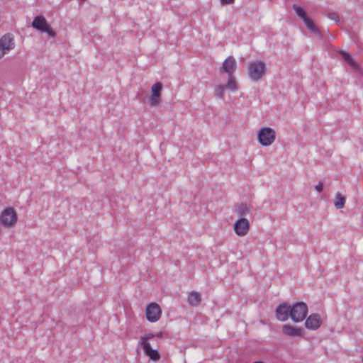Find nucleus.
Listing matches in <instances>:
<instances>
[{"instance_id":"obj_9","label":"nucleus","mask_w":363,"mask_h":363,"mask_svg":"<svg viewBox=\"0 0 363 363\" xmlns=\"http://www.w3.org/2000/svg\"><path fill=\"white\" fill-rule=\"evenodd\" d=\"M162 86V83L160 82H158L152 85L151 88L152 95L149 99V104L151 106H157L160 104Z\"/></svg>"},{"instance_id":"obj_4","label":"nucleus","mask_w":363,"mask_h":363,"mask_svg":"<svg viewBox=\"0 0 363 363\" xmlns=\"http://www.w3.org/2000/svg\"><path fill=\"white\" fill-rule=\"evenodd\" d=\"M257 139L262 146H269L276 139V132L272 128H262L257 132Z\"/></svg>"},{"instance_id":"obj_14","label":"nucleus","mask_w":363,"mask_h":363,"mask_svg":"<svg viewBox=\"0 0 363 363\" xmlns=\"http://www.w3.org/2000/svg\"><path fill=\"white\" fill-rule=\"evenodd\" d=\"M145 354L149 357V359L153 362H157L160 360L161 355L157 350L152 348L150 344H146L145 345L141 346Z\"/></svg>"},{"instance_id":"obj_18","label":"nucleus","mask_w":363,"mask_h":363,"mask_svg":"<svg viewBox=\"0 0 363 363\" xmlns=\"http://www.w3.org/2000/svg\"><path fill=\"white\" fill-rule=\"evenodd\" d=\"M346 198L345 196H343L340 192L336 193L335 201H334V206L337 209H342L345 206Z\"/></svg>"},{"instance_id":"obj_8","label":"nucleus","mask_w":363,"mask_h":363,"mask_svg":"<svg viewBox=\"0 0 363 363\" xmlns=\"http://www.w3.org/2000/svg\"><path fill=\"white\" fill-rule=\"evenodd\" d=\"M291 305L286 302L280 303L276 308L275 315L278 320L284 322L291 318Z\"/></svg>"},{"instance_id":"obj_10","label":"nucleus","mask_w":363,"mask_h":363,"mask_svg":"<svg viewBox=\"0 0 363 363\" xmlns=\"http://www.w3.org/2000/svg\"><path fill=\"white\" fill-rule=\"evenodd\" d=\"M235 233L239 236H244L247 234L250 230V223L247 219L240 218L233 225Z\"/></svg>"},{"instance_id":"obj_13","label":"nucleus","mask_w":363,"mask_h":363,"mask_svg":"<svg viewBox=\"0 0 363 363\" xmlns=\"http://www.w3.org/2000/svg\"><path fill=\"white\" fill-rule=\"evenodd\" d=\"M222 69L228 75L233 74L237 69V62L233 56L228 57L222 64Z\"/></svg>"},{"instance_id":"obj_6","label":"nucleus","mask_w":363,"mask_h":363,"mask_svg":"<svg viewBox=\"0 0 363 363\" xmlns=\"http://www.w3.org/2000/svg\"><path fill=\"white\" fill-rule=\"evenodd\" d=\"M18 216L13 208H5L0 216L1 223L6 228L13 226L17 222Z\"/></svg>"},{"instance_id":"obj_28","label":"nucleus","mask_w":363,"mask_h":363,"mask_svg":"<svg viewBox=\"0 0 363 363\" xmlns=\"http://www.w3.org/2000/svg\"><path fill=\"white\" fill-rule=\"evenodd\" d=\"M253 363H264V362H262V361H257V362H253Z\"/></svg>"},{"instance_id":"obj_11","label":"nucleus","mask_w":363,"mask_h":363,"mask_svg":"<svg viewBox=\"0 0 363 363\" xmlns=\"http://www.w3.org/2000/svg\"><path fill=\"white\" fill-rule=\"evenodd\" d=\"M322 324L321 317L318 313H312L305 321V326L310 330H317Z\"/></svg>"},{"instance_id":"obj_7","label":"nucleus","mask_w":363,"mask_h":363,"mask_svg":"<svg viewBox=\"0 0 363 363\" xmlns=\"http://www.w3.org/2000/svg\"><path fill=\"white\" fill-rule=\"evenodd\" d=\"M162 314V310L159 304L155 302L149 303L145 310V315L147 320L150 322L154 323L157 321Z\"/></svg>"},{"instance_id":"obj_23","label":"nucleus","mask_w":363,"mask_h":363,"mask_svg":"<svg viewBox=\"0 0 363 363\" xmlns=\"http://www.w3.org/2000/svg\"><path fill=\"white\" fill-rule=\"evenodd\" d=\"M155 337V335L153 333H149L140 337V344L141 346L145 345L146 344H150L149 342V340L152 339Z\"/></svg>"},{"instance_id":"obj_12","label":"nucleus","mask_w":363,"mask_h":363,"mask_svg":"<svg viewBox=\"0 0 363 363\" xmlns=\"http://www.w3.org/2000/svg\"><path fill=\"white\" fill-rule=\"evenodd\" d=\"M282 333L284 335L290 337H302L304 331L301 328L285 324L282 326Z\"/></svg>"},{"instance_id":"obj_1","label":"nucleus","mask_w":363,"mask_h":363,"mask_svg":"<svg viewBox=\"0 0 363 363\" xmlns=\"http://www.w3.org/2000/svg\"><path fill=\"white\" fill-rule=\"evenodd\" d=\"M267 72V66L264 62L254 61L249 64L248 75L254 82L260 80Z\"/></svg>"},{"instance_id":"obj_21","label":"nucleus","mask_w":363,"mask_h":363,"mask_svg":"<svg viewBox=\"0 0 363 363\" xmlns=\"http://www.w3.org/2000/svg\"><path fill=\"white\" fill-rule=\"evenodd\" d=\"M225 89H230L232 91L238 90L237 82L233 74L228 75V80L226 84H225Z\"/></svg>"},{"instance_id":"obj_26","label":"nucleus","mask_w":363,"mask_h":363,"mask_svg":"<svg viewBox=\"0 0 363 363\" xmlns=\"http://www.w3.org/2000/svg\"><path fill=\"white\" fill-rule=\"evenodd\" d=\"M220 1L222 5H229L233 4L235 0H220Z\"/></svg>"},{"instance_id":"obj_5","label":"nucleus","mask_w":363,"mask_h":363,"mask_svg":"<svg viewBox=\"0 0 363 363\" xmlns=\"http://www.w3.org/2000/svg\"><path fill=\"white\" fill-rule=\"evenodd\" d=\"M15 48L14 35L11 33H6L0 38V60Z\"/></svg>"},{"instance_id":"obj_16","label":"nucleus","mask_w":363,"mask_h":363,"mask_svg":"<svg viewBox=\"0 0 363 363\" xmlns=\"http://www.w3.org/2000/svg\"><path fill=\"white\" fill-rule=\"evenodd\" d=\"M188 302L192 306H198L201 302V296L199 292L191 291L188 296Z\"/></svg>"},{"instance_id":"obj_22","label":"nucleus","mask_w":363,"mask_h":363,"mask_svg":"<svg viewBox=\"0 0 363 363\" xmlns=\"http://www.w3.org/2000/svg\"><path fill=\"white\" fill-rule=\"evenodd\" d=\"M225 89V86L224 84L218 85L214 90L215 96L218 99H223Z\"/></svg>"},{"instance_id":"obj_24","label":"nucleus","mask_w":363,"mask_h":363,"mask_svg":"<svg viewBox=\"0 0 363 363\" xmlns=\"http://www.w3.org/2000/svg\"><path fill=\"white\" fill-rule=\"evenodd\" d=\"M328 17L330 20L334 21L335 22H339V21H340L339 16L336 13H335V12L328 13Z\"/></svg>"},{"instance_id":"obj_3","label":"nucleus","mask_w":363,"mask_h":363,"mask_svg":"<svg viewBox=\"0 0 363 363\" xmlns=\"http://www.w3.org/2000/svg\"><path fill=\"white\" fill-rule=\"evenodd\" d=\"M291 320L294 323L302 322L307 316L308 306L303 301L294 303L291 305Z\"/></svg>"},{"instance_id":"obj_2","label":"nucleus","mask_w":363,"mask_h":363,"mask_svg":"<svg viewBox=\"0 0 363 363\" xmlns=\"http://www.w3.org/2000/svg\"><path fill=\"white\" fill-rule=\"evenodd\" d=\"M32 26L33 28L40 31L41 33H46L50 38H54L57 35V33L52 28L46 18L43 15L34 17L32 22Z\"/></svg>"},{"instance_id":"obj_19","label":"nucleus","mask_w":363,"mask_h":363,"mask_svg":"<svg viewBox=\"0 0 363 363\" xmlns=\"http://www.w3.org/2000/svg\"><path fill=\"white\" fill-rule=\"evenodd\" d=\"M235 212L238 214L241 218L245 216L247 213H250V208L246 203H241L236 206Z\"/></svg>"},{"instance_id":"obj_15","label":"nucleus","mask_w":363,"mask_h":363,"mask_svg":"<svg viewBox=\"0 0 363 363\" xmlns=\"http://www.w3.org/2000/svg\"><path fill=\"white\" fill-rule=\"evenodd\" d=\"M303 21L310 32L315 34L318 36H321L320 30L317 28L314 21L311 18L307 17L306 19H303Z\"/></svg>"},{"instance_id":"obj_20","label":"nucleus","mask_w":363,"mask_h":363,"mask_svg":"<svg viewBox=\"0 0 363 363\" xmlns=\"http://www.w3.org/2000/svg\"><path fill=\"white\" fill-rule=\"evenodd\" d=\"M293 9L295 11L296 15L300 18L302 19V21H303V19H306L307 17H308L306 11H305V9L303 7H301L297 4H294Z\"/></svg>"},{"instance_id":"obj_17","label":"nucleus","mask_w":363,"mask_h":363,"mask_svg":"<svg viewBox=\"0 0 363 363\" xmlns=\"http://www.w3.org/2000/svg\"><path fill=\"white\" fill-rule=\"evenodd\" d=\"M340 55L344 60L352 67L356 69L359 67L358 64L354 60L352 55L347 51H340Z\"/></svg>"},{"instance_id":"obj_27","label":"nucleus","mask_w":363,"mask_h":363,"mask_svg":"<svg viewBox=\"0 0 363 363\" xmlns=\"http://www.w3.org/2000/svg\"><path fill=\"white\" fill-rule=\"evenodd\" d=\"M155 337H162V333L160 332V333H158L157 334H155Z\"/></svg>"},{"instance_id":"obj_25","label":"nucleus","mask_w":363,"mask_h":363,"mask_svg":"<svg viewBox=\"0 0 363 363\" xmlns=\"http://www.w3.org/2000/svg\"><path fill=\"white\" fill-rule=\"evenodd\" d=\"M315 189L320 193L323 191V183L322 182H320L315 186Z\"/></svg>"}]
</instances>
